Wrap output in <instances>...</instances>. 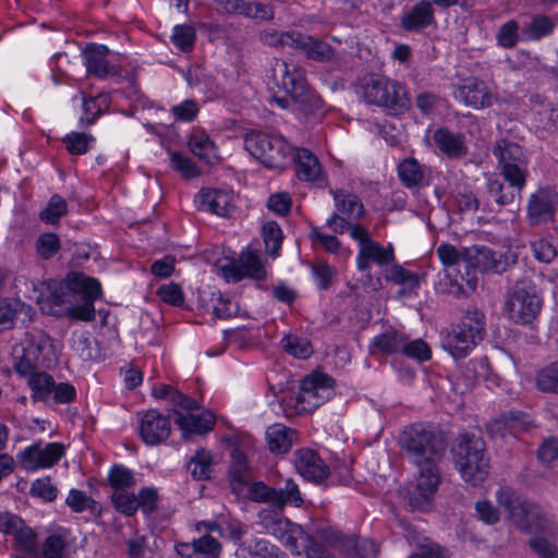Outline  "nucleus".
Masks as SVG:
<instances>
[{"label":"nucleus","instance_id":"f257e3e1","mask_svg":"<svg viewBox=\"0 0 558 558\" xmlns=\"http://www.w3.org/2000/svg\"><path fill=\"white\" fill-rule=\"evenodd\" d=\"M100 294L98 280L82 272H71L63 282L50 281L47 293L41 294L38 303L47 314L92 322L95 319L94 302Z\"/></svg>","mask_w":558,"mask_h":558},{"label":"nucleus","instance_id":"f03ea898","mask_svg":"<svg viewBox=\"0 0 558 558\" xmlns=\"http://www.w3.org/2000/svg\"><path fill=\"white\" fill-rule=\"evenodd\" d=\"M333 383L326 374H310L302 380L299 392H289L281 399L284 415L293 417L312 412L329 398Z\"/></svg>","mask_w":558,"mask_h":558},{"label":"nucleus","instance_id":"7ed1b4c3","mask_svg":"<svg viewBox=\"0 0 558 558\" xmlns=\"http://www.w3.org/2000/svg\"><path fill=\"white\" fill-rule=\"evenodd\" d=\"M268 78L274 87L284 92L283 96H271V100L280 108H288L290 101H294L300 105L311 102L313 94L307 86L304 71L302 69L294 65L290 66L282 59H274Z\"/></svg>","mask_w":558,"mask_h":558},{"label":"nucleus","instance_id":"20e7f679","mask_svg":"<svg viewBox=\"0 0 558 558\" xmlns=\"http://www.w3.org/2000/svg\"><path fill=\"white\" fill-rule=\"evenodd\" d=\"M485 336L484 315L476 307L466 310L461 322L452 325L442 347L454 360L466 357Z\"/></svg>","mask_w":558,"mask_h":558},{"label":"nucleus","instance_id":"39448f33","mask_svg":"<svg viewBox=\"0 0 558 558\" xmlns=\"http://www.w3.org/2000/svg\"><path fill=\"white\" fill-rule=\"evenodd\" d=\"M496 498L509 513L513 524L522 532L538 533L545 532L549 527V518L542 508L534 502L520 499L511 487H500Z\"/></svg>","mask_w":558,"mask_h":558},{"label":"nucleus","instance_id":"423d86ee","mask_svg":"<svg viewBox=\"0 0 558 558\" xmlns=\"http://www.w3.org/2000/svg\"><path fill=\"white\" fill-rule=\"evenodd\" d=\"M367 104L383 107L391 114L404 113L411 105L408 92L401 83L380 75L365 77L361 85Z\"/></svg>","mask_w":558,"mask_h":558},{"label":"nucleus","instance_id":"0eeeda50","mask_svg":"<svg viewBox=\"0 0 558 558\" xmlns=\"http://www.w3.org/2000/svg\"><path fill=\"white\" fill-rule=\"evenodd\" d=\"M418 468V476L409 504L413 510L425 511L433 505L435 494L441 482L436 456H410Z\"/></svg>","mask_w":558,"mask_h":558},{"label":"nucleus","instance_id":"6e6552de","mask_svg":"<svg viewBox=\"0 0 558 558\" xmlns=\"http://www.w3.org/2000/svg\"><path fill=\"white\" fill-rule=\"evenodd\" d=\"M493 154L497 158L504 180L524 189L529 178V160L523 148L514 142L501 138L496 142Z\"/></svg>","mask_w":558,"mask_h":558},{"label":"nucleus","instance_id":"1a4fd4ad","mask_svg":"<svg viewBox=\"0 0 558 558\" xmlns=\"http://www.w3.org/2000/svg\"><path fill=\"white\" fill-rule=\"evenodd\" d=\"M447 442L445 432L424 423L407 426L399 436L401 448L409 453H441L446 450Z\"/></svg>","mask_w":558,"mask_h":558},{"label":"nucleus","instance_id":"9d476101","mask_svg":"<svg viewBox=\"0 0 558 558\" xmlns=\"http://www.w3.org/2000/svg\"><path fill=\"white\" fill-rule=\"evenodd\" d=\"M246 149L268 168H282L293 153L283 137L262 132H252L245 137Z\"/></svg>","mask_w":558,"mask_h":558},{"label":"nucleus","instance_id":"9b49d317","mask_svg":"<svg viewBox=\"0 0 558 558\" xmlns=\"http://www.w3.org/2000/svg\"><path fill=\"white\" fill-rule=\"evenodd\" d=\"M50 345V339L45 335L26 333L21 349L14 350L13 367L21 376H32L37 368L45 364L44 351Z\"/></svg>","mask_w":558,"mask_h":558},{"label":"nucleus","instance_id":"f8f14e48","mask_svg":"<svg viewBox=\"0 0 558 558\" xmlns=\"http://www.w3.org/2000/svg\"><path fill=\"white\" fill-rule=\"evenodd\" d=\"M542 300L533 289L524 284H517L508 294L505 312L508 317L518 324L531 323L539 313Z\"/></svg>","mask_w":558,"mask_h":558},{"label":"nucleus","instance_id":"ddd939ff","mask_svg":"<svg viewBox=\"0 0 558 558\" xmlns=\"http://www.w3.org/2000/svg\"><path fill=\"white\" fill-rule=\"evenodd\" d=\"M494 250L484 245H473L471 247H465V263L468 264V267H472L473 270H468L466 277L461 275L460 281L458 278L452 280L449 293L453 294L454 296H461L468 295L469 293L475 291L477 278L474 274V268H480L483 271H487V267L494 256Z\"/></svg>","mask_w":558,"mask_h":558},{"label":"nucleus","instance_id":"4468645a","mask_svg":"<svg viewBox=\"0 0 558 558\" xmlns=\"http://www.w3.org/2000/svg\"><path fill=\"white\" fill-rule=\"evenodd\" d=\"M558 192L549 186L537 189L527 201L526 220L530 226H539L556 219Z\"/></svg>","mask_w":558,"mask_h":558},{"label":"nucleus","instance_id":"2eb2a0df","mask_svg":"<svg viewBox=\"0 0 558 558\" xmlns=\"http://www.w3.org/2000/svg\"><path fill=\"white\" fill-rule=\"evenodd\" d=\"M262 523L269 535L276 537L292 554L300 555V541L305 534L300 524L276 512L264 514Z\"/></svg>","mask_w":558,"mask_h":558},{"label":"nucleus","instance_id":"dca6fc26","mask_svg":"<svg viewBox=\"0 0 558 558\" xmlns=\"http://www.w3.org/2000/svg\"><path fill=\"white\" fill-rule=\"evenodd\" d=\"M171 432L170 418L157 410L146 411L140 424V435L147 445H158L165 441Z\"/></svg>","mask_w":558,"mask_h":558},{"label":"nucleus","instance_id":"f3484780","mask_svg":"<svg viewBox=\"0 0 558 558\" xmlns=\"http://www.w3.org/2000/svg\"><path fill=\"white\" fill-rule=\"evenodd\" d=\"M174 422L182 432V438L185 441L192 440L194 436L205 435L210 432L215 425V415L209 411L201 414H193L192 411L182 413L174 410Z\"/></svg>","mask_w":558,"mask_h":558},{"label":"nucleus","instance_id":"a211bd4d","mask_svg":"<svg viewBox=\"0 0 558 558\" xmlns=\"http://www.w3.org/2000/svg\"><path fill=\"white\" fill-rule=\"evenodd\" d=\"M72 532L69 527L57 526L38 545V551L34 558H70V545Z\"/></svg>","mask_w":558,"mask_h":558},{"label":"nucleus","instance_id":"6ab92c4d","mask_svg":"<svg viewBox=\"0 0 558 558\" xmlns=\"http://www.w3.org/2000/svg\"><path fill=\"white\" fill-rule=\"evenodd\" d=\"M456 465L465 483L472 486L481 485L490 469L489 456H457Z\"/></svg>","mask_w":558,"mask_h":558},{"label":"nucleus","instance_id":"aec40b11","mask_svg":"<svg viewBox=\"0 0 558 558\" xmlns=\"http://www.w3.org/2000/svg\"><path fill=\"white\" fill-rule=\"evenodd\" d=\"M466 106L474 109H484L493 105V93L489 87L480 80H470L458 88V95Z\"/></svg>","mask_w":558,"mask_h":558},{"label":"nucleus","instance_id":"412c9836","mask_svg":"<svg viewBox=\"0 0 558 558\" xmlns=\"http://www.w3.org/2000/svg\"><path fill=\"white\" fill-rule=\"evenodd\" d=\"M199 205L206 211L221 217H228L234 210L233 197L230 192L218 189H203L199 194Z\"/></svg>","mask_w":558,"mask_h":558},{"label":"nucleus","instance_id":"4be33fe9","mask_svg":"<svg viewBox=\"0 0 558 558\" xmlns=\"http://www.w3.org/2000/svg\"><path fill=\"white\" fill-rule=\"evenodd\" d=\"M232 460L228 470V480L231 493L241 498L244 496L245 488L251 485L252 471L250 468L248 456H231Z\"/></svg>","mask_w":558,"mask_h":558},{"label":"nucleus","instance_id":"5701e85b","mask_svg":"<svg viewBox=\"0 0 558 558\" xmlns=\"http://www.w3.org/2000/svg\"><path fill=\"white\" fill-rule=\"evenodd\" d=\"M294 49L302 51L307 59L317 62H330L335 59V49L326 41L299 32Z\"/></svg>","mask_w":558,"mask_h":558},{"label":"nucleus","instance_id":"b1692460","mask_svg":"<svg viewBox=\"0 0 558 558\" xmlns=\"http://www.w3.org/2000/svg\"><path fill=\"white\" fill-rule=\"evenodd\" d=\"M296 177L306 182H318L323 180V170L317 157L305 148L293 150Z\"/></svg>","mask_w":558,"mask_h":558},{"label":"nucleus","instance_id":"393cba45","mask_svg":"<svg viewBox=\"0 0 558 558\" xmlns=\"http://www.w3.org/2000/svg\"><path fill=\"white\" fill-rule=\"evenodd\" d=\"M433 138L438 149L449 158H460L468 153L464 136L447 128L437 129Z\"/></svg>","mask_w":558,"mask_h":558},{"label":"nucleus","instance_id":"a878e982","mask_svg":"<svg viewBox=\"0 0 558 558\" xmlns=\"http://www.w3.org/2000/svg\"><path fill=\"white\" fill-rule=\"evenodd\" d=\"M298 439V432L283 424H274L266 430V440L271 453H288Z\"/></svg>","mask_w":558,"mask_h":558},{"label":"nucleus","instance_id":"bb28decb","mask_svg":"<svg viewBox=\"0 0 558 558\" xmlns=\"http://www.w3.org/2000/svg\"><path fill=\"white\" fill-rule=\"evenodd\" d=\"M295 468L304 480L316 484L323 483L329 476V466L322 456H296Z\"/></svg>","mask_w":558,"mask_h":558},{"label":"nucleus","instance_id":"cd10ccee","mask_svg":"<svg viewBox=\"0 0 558 558\" xmlns=\"http://www.w3.org/2000/svg\"><path fill=\"white\" fill-rule=\"evenodd\" d=\"M330 192L337 209L335 214H339L348 221H359L363 217L365 209L357 195L343 190H331Z\"/></svg>","mask_w":558,"mask_h":558},{"label":"nucleus","instance_id":"c85d7f7f","mask_svg":"<svg viewBox=\"0 0 558 558\" xmlns=\"http://www.w3.org/2000/svg\"><path fill=\"white\" fill-rule=\"evenodd\" d=\"M434 22V9L429 1L417 2L401 17V26L408 32H418Z\"/></svg>","mask_w":558,"mask_h":558},{"label":"nucleus","instance_id":"c756f323","mask_svg":"<svg viewBox=\"0 0 558 558\" xmlns=\"http://www.w3.org/2000/svg\"><path fill=\"white\" fill-rule=\"evenodd\" d=\"M393 259V252L386 250L380 243L369 240L360 247L356 264L361 271L369 268V263L375 262L378 265H387Z\"/></svg>","mask_w":558,"mask_h":558},{"label":"nucleus","instance_id":"7c9ffc66","mask_svg":"<svg viewBox=\"0 0 558 558\" xmlns=\"http://www.w3.org/2000/svg\"><path fill=\"white\" fill-rule=\"evenodd\" d=\"M487 194L494 202L499 206H508L519 202L522 197L521 193L523 189L513 186L512 183L505 185L494 175H489L486 182Z\"/></svg>","mask_w":558,"mask_h":558},{"label":"nucleus","instance_id":"2f4dec72","mask_svg":"<svg viewBox=\"0 0 558 558\" xmlns=\"http://www.w3.org/2000/svg\"><path fill=\"white\" fill-rule=\"evenodd\" d=\"M109 49L104 45H90L84 50V63L87 72L98 78H105L110 73L107 56Z\"/></svg>","mask_w":558,"mask_h":558},{"label":"nucleus","instance_id":"473e14b6","mask_svg":"<svg viewBox=\"0 0 558 558\" xmlns=\"http://www.w3.org/2000/svg\"><path fill=\"white\" fill-rule=\"evenodd\" d=\"M398 178L407 189H416L424 184L426 167L415 158L408 157L399 162L397 167Z\"/></svg>","mask_w":558,"mask_h":558},{"label":"nucleus","instance_id":"72a5a7b5","mask_svg":"<svg viewBox=\"0 0 558 558\" xmlns=\"http://www.w3.org/2000/svg\"><path fill=\"white\" fill-rule=\"evenodd\" d=\"M65 505L74 513L88 511L94 519H99L102 515L101 505L92 496L87 495L86 492L77 488H71L69 490Z\"/></svg>","mask_w":558,"mask_h":558},{"label":"nucleus","instance_id":"f704fd0d","mask_svg":"<svg viewBox=\"0 0 558 558\" xmlns=\"http://www.w3.org/2000/svg\"><path fill=\"white\" fill-rule=\"evenodd\" d=\"M326 226L330 228L335 233L339 234H343L344 232L349 231L350 236L360 243V247L372 240L367 229L364 226L357 221H348L344 217H340L339 214H332L327 219Z\"/></svg>","mask_w":558,"mask_h":558},{"label":"nucleus","instance_id":"c9c22d12","mask_svg":"<svg viewBox=\"0 0 558 558\" xmlns=\"http://www.w3.org/2000/svg\"><path fill=\"white\" fill-rule=\"evenodd\" d=\"M242 558H283L279 547L265 538H254L243 542L239 547Z\"/></svg>","mask_w":558,"mask_h":558},{"label":"nucleus","instance_id":"e433bc0d","mask_svg":"<svg viewBox=\"0 0 558 558\" xmlns=\"http://www.w3.org/2000/svg\"><path fill=\"white\" fill-rule=\"evenodd\" d=\"M407 335L396 329L387 330L376 336L371 343L373 353L380 352L386 355L402 353Z\"/></svg>","mask_w":558,"mask_h":558},{"label":"nucleus","instance_id":"4c0bfd02","mask_svg":"<svg viewBox=\"0 0 558 558\" xmlns=\"http://www.w3.org/2000/svg\"><path fill=\"white\" fill-rule=\"evenodd\" d=\"M235 268L239 279L242 277H248L254 280H264L267 276L259 254L253 251L242 253Z\"/></svg>","mask_w":558,"mask_h":558},{"label":"nucleus","instance_id":"58836bf2","mask_svg":"<svg viewBox=\"0 0 558 558\" xmlns=\"http://www.w3.org/2000/svg\"><path fill=\"white\" fill-rule=\"evenodd\" d=\"M526 424L525 416L514 413L501 415L499 418L494 420L487 425V430L492 437H510L513 439L512 432L518 427H524Z\"/></svg>","mask_w":558,"mask_h":558},{"label":"nucleus","instance_id":"ea45409f","mask_svg":"<svg viewBox=\"0 0 558 558\" xmlns=\"http://www.w3.org/2000/svg\"><path fill=\"white\" fill-rule=\"evenodd\" d=\"M298 34L299 32L296 31L279 32L275 28L267 27L259 32L258 39L263 45L277 50H283L286 48L294 49Z\"/></svg>","mask_w":558,"mask_h":558},{"label":"nucleus","instance_id":"a19ab883","mask_svg":"<svg viewBox=\"0 0 558 558\" xmlns=\"http://www.w3.org/2000/svg\"><path fill=\"white\" fill-rule=\"evenodd\" d=\"M38 545L36 531L24 521L23 526H20L13 535L12 548L34 558L35 554L38 551Z\"/></svg>","mask_w":558,"mask_h":558},{"label":"nucleus","instance_id":"79ce46f5","mask_svg":"<svg viewBox=\"0 0 558 558\" xmlns=\"http://www.w3.org/2000/svg\"><path fill=\"white\" fill-rule=\"evenodd\" d=\"M154 397L158 399L169 400L174 407L181 408L185 411H194L199 408L197 401L191 397L175 390L170 385H160L153 389Z\"/></svg>","mask_w":558,"mask_h":558},{"label":"nucleus","instance_id":"37998d69","mask_svg":"<svg viewBox=\"0 0 558 558\" xmlns=\"http://www.w3.org/2000/svg\"><path fill=\"white\" fill-rule=\"evenodd\" d=\"M54 384L56 381L53 377L45 372H37L28 379V386L33 391V398L45 402L50 401Z\"/></svg>","mask_w":558,"mask_h":558},{"label":"nucleus","instance_id":"c03bdc74","mask_svg":"<svg viewBox=\"0 0 558 558\" xmlns=\"http://www.w3.org/2000/svg\"><path fill=\"white\" fill-rule=\"evenodd\" d=\"M277 488L268 486L263 481L252 482L247 488H245L244 496L240 499H247L253 502H265L276 506V497H279Z\"/></svg>","mask_w":558,"mask_h":558},{"label":"nucleus","instance_id":"a18cd8bd","mask_svg":"<svg viewBox=\"0 0 558 558\" xmlns=\"http://www.w3.org/2000/svg\"><path fill=\"white\" fill-rule=\"evenodd\" d=\"M485 450V442L475 430L459 434L452 448L457 453H484Z\"/></svg>","mask_w":558,"mask_h":558},{"label":"nucleus","instance_id":"49530a36","mask_svg":"<svg viewBox=\"0 0 558 558\" xmlns=\"http://www.w3.org/2000/svg\"><path fill=\"white\" fill-rule=\"evenodd\" d=\"M538 390L558 395V361L539 369L535 377Z\"/></svg>","mask_w":558,"mask_h":558},{"label":"nucleus","instance_id":"de8ad7c7","mask_svg":"<svg viewBox=\"0 0 558 558\" xmlns=\"http://www.w3.org/2000/svg\"><path fill=\"white\" fill-rule=\"evenodd\" d=\"M555 22L547 15H535L530 23H526L522 29L523 34L530 39L538 40L553 33Z\"/></svg>","mask_w":558,"mask_h":558},{"label":"nucleus","instance_id":"09e8293b","mask_svg":"<svg viewBox=\"0 0 558 558\" xmlns=\"http://www.w3.org/2000/svg\"><path fill=\"white\" fill-rule=\"evenodd\" d=\"M265 248L268 255L276 257L281 248L283 233L276 221H267L262 230Z\"/></svg>","mask_w":558,"mask_h":558},{"label":"nucleus","instance_id":"8fccbe9b","mask_svg":"<svg viewBox=\"0 0 558 558\" xmlns=\"http://www.w3.org/2000/svg\"><path fill=\"white\" fill-rule=\"evenodd\" d=\"M68 213V204L63 197L54 194L50 197L47 206L40 211L39 218L41 221L56 225L60 218Z\"/></svg>","mask_w":558,"mask_h":558},{"label":"nucleus","instance_id":"3c124183","mask_svg":"<svg viewBox=\"0 0 558 558\" xmlns=\"http://www.w3.org/2000/svg\"><path fill=\"white\" fill-rule=\"evenodd\" d=\"M213 456H191L187 469L194 480L206 481L211 477Z\"/></svg>","mask_w":558,"mask_h":558},{"label":"nucleus","instance_id":"603ef678","mask_svg":"<svg viewBox=\"0 0 558 558\" xmlns=\"http://www.w3.org/2000/svg\"><path fill=\"white\" fill-rule=\"evenodd\" d=\"M60 247V239L52 232L43 233L35 241L37 255L46 260L52 258L59 252Z\"/></svg>","mask_w":558,"mask_h":558},{"label":"nucleus","instance_id":"864d4df0","mask_svg":"<svg viewBox=\"0 0 558 558\" xmlns=\"http://www.w3.org/2000/svg\"><path fill=\"white\" fill-rule=\"evenodd\" d=\"M279 497H276V507L283 508L287 504L293 505L294 507H301L303 505V498L299 489V485L291 478H288L284 483L283 488H277Z\"/></svg>","mask_w":558,"mask_h":558},{"label":"nucleus","instance_id":"5fc2aeb1","mask_svg":"<svg viewBox=\"0 0 558 558\" xmlns=\"http://www.w3.org/2000/svg\"><path fill=\"white\" fill-rule=\"evenodd\" d=\"M401 354L418 362H426L432 357V350L422 339L409 340L407 336Z\"/></svg>","mask_w":558,"mask_h":558},{"label":"nucleus","instance_id":"6e6d98bb","mask_svg":"<svg viewBox=\"0 0 558 558\" xmlns=\"http://www.w3.org/2000/svg\"><path fill=\"white\" fill-rule=\"evenodd\" d=\"M196 39L195 29L190 25H178L171 35L172 44L183 52L191 51Z\"/></svg>","mask_w":558,"mask_h":558},{"label":"nucleus","instance_id":"4d7b16f0","mask_svg":"<svg viewBox=\"0 0 558 558\" xmlns=\"http://www.w3.org/2000/svg\"><path fill=\"white\" fill-rule=\"evenodd\" d=\"M551 527L549 520V527L545 531L547 533ZM535 536L529 541V546L539 558H558V548L555 544L550 543L547 538L538 535L544 532L534 533Z\"/></svg>","mask_w":558,"mask_h":558},{"label":"nucleus","instance_id":"13d9d810","mask_svg":"<svg viewBox=\"0 0 558 558\" xmlns=\"http://www.w3.org/2000/svg\"><path fill=\"white\" fill-rule=\"evenodd\" d=\"M194 542L196 548L195 558H219L221 544L216 537L205 534L194 539Z\"/></svg>","mask_w":558,"mask_h":558},{"label":"nucleus","instance_id":"bf43d9fd","mask_svg":"<svg viewBox=\"0 0 558 558\" xmlns=\"http://www.w3.org/2000/svg\"><path fill=\"white\" fill-rule=\"evenodd\" d=\"M303 550L306 558H336L327 550L325 545L311 534L306 533L300 541V551Z\"/></svg>","mask_w":558,"mask_h":558},{"label":"nucleus","instance_id":"052dcab7","mask_svg":"<svg viewBox=\"0 0 558 558\" xmlns=\"http://www.w3.org/2000/svg\"><path fill=\"white\" fill-rule=\"evenodd\" d=\"M138 509L144 515H150L158 509L159 495L155 487L144 486L136 497Z\"/></svg>","mask_w":558,"mask_h":558},{"label":"nucleus","instance_id":"680f3d73","mask_svg":"<svg viewBox=\"0 0 558 558\" xmlns=\"http://www.w3.org/2000/svg\"><path fill=\"white\" fill-rule=\"evenodd\" d=\"M111 500L114 509L125 517H133L138 510L136 496L133 493L116 492Z\"/></svg>","mask_w":558,"mask_h":558},{"label":"nucleus","instance_id":"e2e57ef3","mask_svg":"<svg viewBox=\"0 0 558 558\" xmlns=\"http://www.w3.org/2000/svg\"><path fill=\"white\" fill-rule=\"evenodd\" d=\"M24 307L25 305L19 301L0 300V331L11 329L14 325L16 313Z\"/></svg>","mask_w":558,"mask_h":558},{"label":"nucleus","instance_id":"0e129e2a","mask_svg":"<svg viewBox=\"0 0 558 558\" xmlns=\"http://www.w3.org/2000/svg\"><path fill=\"white\" fill-rule=\"evenodd\" d=\"M29 493L33 497L41 498L46 502H52L58 497V488L48 477L35 480L31 485Z\"/></svg>","mask_w":558,"mask_h":558},{"label":"nucleus","instance_id":"69168bd1","mask_svg":"<svg viewBox=\"0 0 558 558\" xmlns=\"http://www.w3.org/2000/svg\"><path fill=\"white\" fill-rule=\"evenodd\" d=\"M283 348L287 353L298 357L306 359L312 354V347L306 339L298 336H288L283 339Z\"/></svg>","mask_w":558,"mask_h":558},{"label":"nucleus","instance_id":"338daca9","mask_svg":"<svg viewBox=\"0 0 558 558\" xmlns=\"http://www.w3.org/2000/svg\"><path fill=\"white\" fill-rule=\"evenodd\" d=\"M498 44L507 49L513 48L519 41V24L511 20L505 23L497 35Z\"/></svg>","mask_w":558,"mask_h":558},{"label":"nucleus","instance_id":"774afa93","mask_svg":"<svg viewBox=\"0 0 558 558\" xmlns=\"http://www.w3.org/2000/svg\"><path fill=\"white\" fill-rule=\"evenodd\" d=\"M90 141H93V137L80 132H72L63 138L68 151L72 155L85 154Z\"/></svg>","mask_w":558,"mask_h":558}]
</instances>
